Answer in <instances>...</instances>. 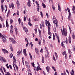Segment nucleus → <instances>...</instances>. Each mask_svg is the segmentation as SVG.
Here are the masks:
<instances>
[{
    "instance_id": "nucleus-1",
    "label": "nucleus",
    "mask_w": 75,
    "mask_h": 75,
    "mask_svg": "<svg viewBox=\"0 0 75 75\" xmlns=\"http://www.w3.org/2000/svg\"><path fill=\"white\" fill-rule=\"evenodd\" d=\"M64 26H63V30L62 29H61V31L62 32V34L63 36H64H64H67V29L65 28H64Z\"/></svg>"
},
{
    "instance_id": "nucleus-2",
    "label": "nucleus",
    "mask_w": 75,
    "mask_h": 75,
    "mask_svg": "<svg viewBox=\"0 0 75 75\" xmlns=\"http://www.w3.org/2000/svg\"><path fill=\"white\" fill-rule=\"evenodd\" d=\"M53 21L54 23H55L56 25H57L58 24V20L55 18V17L53 16Z\"/></svg>"
},
{
    "instance_id": "nucleus-3",
    "label": "nucleus",
    "mask_w": 75,
    "mask_h": 75,
    "mask_svg": "<svg viewBox=\"0 0 75 75\" xmlns=\"http://www.w3.org/2000/svg\"><path fill=\"white\" fill-rule=\"evenodd\" d=\"M0 37L2 38V41H3L4 42H6V38H4V37L2 35H1V33H0Z\"/></svg>"
},
{
    "instance_id": "nucleus-4",
    "label": "nucleus",
    "mask_w": 75,
    "mask_h": 75,
    "mask_svg": "<svg viewBox=\"0 0 75 75\" xmlns=\"http://www.w3.org/2000/svg\"><path fill=\"white\" fill-rule=\"evenodd\" d=\"M38 66L37 68V67H36V68H37L36 69V71H38L39 70H40L41 71L42 70L41 69V68H40V67H39V66H40V64L38 63Z\"/></svg>"
},
{
    "instance_id": "nucleus-5",
    "label": "nucleus",
    "mask_w": 75,
    "mask_h": 75,
    "mask_svg": "<svg viewBox=\"0 0 75 75\" xmlns=\"http://www.w3.org/2000/svg\"><path fill=\"white\" fill-rule=\"evenodd\" d=\"M45 24L47 27H48V25H51L50 24V22H49V21H48L47 20H45Z\"/></svg>"
},
{
    "instance_id": "nucleus-6",
    "label": "nucleus",
    "mask_w": 75,
    "mask_h": 75,
    "mask_svg": "<svg viewBox=\"0 0 75 75\" xmlns=\"http://www.w3.org/2000/svg\"><path fill=\"white\" fill-rule=\"evenodd\" d=\"M11 42L13 43V44H15V43H16V40H14V39L12 38H11Z\"/></svg>"
},
{
    "instance_id": "nucleus-7",
    "label": "nucleus",
    "mask_w": 75,
    "mask_h": 75,
    "mask_svg": "<svg viewBox=\"0 0 75 75\" xmlns=\"http://www.w3.org/2000/svg\"><path fill=\"white\" fill-rule=\"evenodd\" d=\"M55 35H56V37H57V38L58 42L59 43V42H60V41H59V36H58V35H57V33H55Z\"/></svg>"
},
{
    "instance_id": "nucleus-8",
    "label": "nucleus",
    "mask_w": 75,
    "mask_h": 75,
    "mask_svg": "<svg viewBox=\"0 0 75 75\" xmlns=\"http://www.w3.org/2000/svg\"><path fill=\"white\" fill-rule=\"evenodd\" d=\"M69 13V16H68V20H71V12L70 11L69 12H68Z\"/></svg>"
},
{
    "instance_id": "nucleus-9",
    "label": "nucleus",
    "mask_w": 75,
    "mask_h": 75,
    "mask_svg": "<svg viewBox=\"0 0 75 75\" xmlns=\"http://www.w3.org/2000/svg\"><path fill=\"white\" fill-rule=\"evenodd\" d=\"M2 50L4 54H5V53H6V54H8V52L6 50L4 49H2Z\"/></svg>"
},
{
    "instance_id": "nucleus-10",
    "label": "nucleus",
    "mask_w": 75,
    "mask_h": 75,
    "mask_svg": "<svg viewBox=\"0 0 75 75\" xmlns=\"http://www.w3.org/2000/svg\"><path fill=\"white\" fill-rule=\"evenodd\" d=\"M9 7L10 8H11V7H12V8H14V4H11V6L10 5V4H9Z\"/></svg>"
},
{
    "instance_id": "nucleus-11",
    "label": "nucleus",
    "mask_w": 75,
    "mask_h": 75,
    "mask_svg": "<svg viewBox=\"0 0 75 75\" xmlns=\"http://www.w3.org/2000/svg\"><path fill=\"white\" fill-rule=\"evenodd\" d=\"M23 53L25 56H27V52H26V49H23Z\"/></svg>"
},
{
    "instance_id": "nucleus-12",
    "label": "nucleus",
    "mask_w": 75,
    "mask_h": 75,
    "mask_svg": "<svg viewBox=\"0 0 75 75\" xmlns=\"http://www.w3.org/2000/svg\"><path fill=\"white\" fill-rule=\"evenodd\" d=\"M25 64L27 68H30V65L29 64V63H28V62H27V61H25Z\"/></svg>"
},
{
    "instance_id": "nucleus-13",
    "label": "nucleus",
    "mask_w": 75,
    "mask_h": 75,
    "mask_svg": "<svg viewBox=\"0 0 75 75\" xmlns=\"http://www.w3.org/2000/svg\"><path fill=\"white\" fill-rule=\"evenodd\" d=\"M25 64L27 68H30V65L29 64V63H28V62H27V61H25Z\"/></svg>"
},
{
    "instance_id": "nucleus-14",
    "label": "nucleus",
    "mask_w": 75,
    "mask_h": 75,
    "mask_svg": "<svg viewBox=\"0 0 75 75\" xmlns=\"http://www.w3.org/2000/svg\"><path fill=\"white\" fill-rule=\"evenodd\" d=\"M28 7H30L31 6V1L30 0H28Z\"/></svg>"
},
{
    "instance_id": "nucleus-15",
    "label": "nucleus",
    "mask_w": 75,
    "mask_h": 75,
    "mask_svg": "<svg viewBox=\"0 0 75 75\" xmlns=\"http://www.w3.org/2000/svg\"><path fill=\"white\" fill-rule=\"evenodd\" d=\"M42 63H44V57L43 55L42 56Z\"/></svg>"
},
{
    "instance_id": "nucleus-16",
    "label": "nucleus",
    "mask_w": 75,
    "mask_h": 75,
    "mask_svg": "<svg viewBox=\"0 0 75 75\" xmlns=\"http://www.w3.org/2000/svg\"><path fill=\"white\" fill-rule=\"evenodd\" d=\"M46 68L47 71L48 73H49L50 72V70H49L50 69V67H47Z\"/></svg>"
},
{
    "instance_id": "nucleus-17",
    "label": "nucleus",
    "mask_w": 75,
    "mask_h": 75,
    "mask_svg": "<svg viewBox=\"0 0 75 75\" xmlns=\"http://www.w3.org/2000/svg\"><path fill=\"white\" fill-rule=\"evenodd\" d=\"M21 52H22V50H21V51H18L17 52V56L18 57V55H20V54H21Z\"/></svg>"
},
{
    "instance_id": "nucleus-18",
    "label": "nucleus",
    "mask_w": 75,
    "mask_h": 75,
    "mask_svg": "<svg viewBox=\"0 0 75 75\" xmlns=\"http://www.w3.org/2000/svg\"><path fill=\"white\" fill-rule=\"evenodd\" d=\"M35 51L37 54H39V52H38V50L37 48H35Z\"/></svg>"
},
{
    "instance_id": "nucleus-19",
    "label": "nucleus",
    "mask_w": 75,
    "mask_h": 75,
    "mask_svg": "<svg viewBox=\"0 0 75 75\" xmlns=\"http://www.w3.org/2000/svg\"><path fill=\"white\" fill-rule=\"evenodd\" d=\"M23 29L24 30V31H25V32H26V33H27V32H28V29H27V28H26L24 27L23 28Z\"/></svg>"
},
{
    "instance_id": "nucleus-20",
    "label": "nucleus",
    "mask_w": 75,
    "mask_h": 75,
    "mask_svg": "<svg viewBox=\"0 0 75 75\" xmlns=\"http://www.w3.org/2000/svg\"><path fill=\"white\" fill-rule=\"evenodd\" d=\"M45 51H46V52H47V55H49V53H48V49H47V47H45Z\"/></svg>"
},
{
    "instance_id": "nucleus-21",
    "label": "nucleus",
    "mask_w": 75,
    "mask_h": 75,
    "mask_svg": "<svg viewBox=\"0 0 75 75\" xmlns=\"http://www.w3.org/2000/svg\"><path fill=\"white\" fill-rule=\"evenodd\" d=\"M47 26L48 29V32H50V27H51V25H48Z\"/></svg>"
},
{
    "instance_id": "nucleus-22",
    "label": "nucleus",
    "mask_w": 75,
    "mask_h": 75,
    "mask_svg": "<svg viewBox=\"0 0 75 75\" xmlns=\"http://www.w3.org/2000/svg\"><path fill=\"white\" fill-rule=\"evenodd\" d=\"M15 30L16 35H17V34H18V31H17V28H15Z\"/></svg>"
},
{
    "instance_id": "nucleus-23",
    "label": "nucleus",
    "mask_w": 75,
    "mask_h": 75,
    "mask_svg": "<svg viewBox=\"0 0 75 75\" xmlns=\"http://www.w3.org/2000/svg\"><path fill=\"white\" fill-rule=\"evenodd\" d=\"M42 4L44 8H45V7H46V6H45V5L43 3H42Z\"/></svg>"
},
{
    "instance_id": "nucleus-24",
    "label": "nucleus",
    "mask_w": 75,
    "mask_h": 75,
    "mask_svg": "<svg viewBox=\"0 0 75 75\" xmlns=\"http://www.w3.org/2000/svg\"><path fill=\"white\" fill-rule=\"evenodd\" d=\"M13 58L14 61L13 62V64H14V63L15 64H16V59H15V58H14V57H13Z\"/></svg>"
},
{
    "instance_id": "nucleus-25",
    "label": "nucleus",
    "mask_w": 75,
    "mask_h": 75,
    "mask_svg": "<svg viewBox=\"0 0 75 75\" xmlns=\"http://www.w3.org/2000/svg\"><path fill=\"white\" fill-rule=\"evenodd\" d=\"M6 26L8 28V22L7 21H6Z\"/></svg>"
},
{
    "instance_id": "nucleus-26",
    "label": "nucleus",
    "mask_w": 75,
    "mask_h": 75,
    "mask_svg": "<svg viewBox=\"0 0 75 75\" xmlns=\"http://www.w3.org/2000/svg\"><path fill=\"white\" fill-rule=\"evenodd\" d=\"M58 10L59 11H61V7H60V5L59 4L58 5Z\"/></svg>"
},
{
    "instance_id": "nucleus-27",
    "label": "nucleus",
    "mask_w": 75,
    "mask_h": 75,
    "mask_svg": "<svg viewBox=\"0 0 75 75\" xmlns=\"http://www.w3.org/2000/svg\"><path fill=\"white\" fill-rule=\"evenodd\" d=\"M16 4H17V6H19L20 5V3L19 2V1L17 0L16 1Z\"/></svg>"
},
{
    "instance_id": "nucleus-28",
    "label": "nucleus",
    "mask_w": 75,
    "mask_h": 75,
    "mask_svg": "<svg viewBox=\"0 0 75 75\" xmlns=\"http://www.w3.org/2000/svg\"><path fill=\"white\" fill-rule=\"evenodd\" d=\"M29 55H30V58L31 59H33V57H32V56L31 55V53H29Z\"/></svg>"
},
{
    "instance_id": "nucleus-29",
    "label": "nucleus",
    "mask_w": 75,
    "mask_h": 75,
    "mask_svg": "<svg viewBox=\"0 0 75 75\" xmlns=\"http://www.w3.org/2000/svg\"><path fill=\"white\" fill-rule=\"evenodd\" d=\"M39 35L40 37H41V30H39Z\"/></svg>"
},
{
    "instance_id": "nucleus-30",
    "label": "nucleus",
    "mask_w": 75,
    "mask_h": 75,
    "mask_svg": "<svg viewBox=\"0 0 75 75\" xmlns=\"http://www.w3.org/2000/svg\"><path fill=\"white\" fill-rule=\"evenodd\" d=\"M1 8L2 9V12H3V10H4V7H3V5H2L1 6Z\"/></svg>"
},
{
    "instance_id": "nucleus-31",
    "label": "nucleus",
    "mask_w": 75,
    "mask_h": 75,
    "mask_svg": "<svg viewBox=\"0 0 75 75\" xmlns=\"http://www.w3.org/2000/svg\"><path fill=\"white\" fill-rule=\"evenodd\" d=\"M10 33L11 34H13V29H11Z\"/></svg>"
},
{
    "instance_id": "nucleus-32",
    "label": "nucleus",
    "mask_w": 75,
    "mask_h": 75,
    "mask_svg": "<svg viewBox=\"0 0 75 75\" xmlns=\"http://www.w3.org/2000/svg\"><path fill=\"white\" fill-rule=\"evenodd\" d=\"M42 24L43 27H45V26L44 25V21H42Z\"/></svg>"
},
{
    "instance_id": "nucleus-33",
    "label": "nucleus",
    "mask_w": 75,
    "mask_h": 75,
    "mask_svg": "<svg viewBox=\"0 0 75 75\" xmlns=\"http://www.w3.org/2000/svg\"><path fill=\"white\" fill-rule=\"evenodd\" d=\"M40 18H35L34 19V21H38L39 20Z\"/></svg>"
},
{
    "instance_id": "nucleus-34",
    "label": "nucleus",
    "mask_w": 75,
    "mask_h": 75,
    "mask_svg": "<svg viewBox=\"0 0 75 75\" xmlns=\"http://www.w3.org/2000/svg\"><path fill=\"white\" fill-rule=\"evenodd\" d=\"M45 58H49V56H48V53H47V55L46 54L45 55Z\"/></svg>"
},
{
    "instance_id": "nucleus-35",
    "label": "nucleus",
    "mask_w": 75,
    "mask_h": 75,
    "mask_svg": "<svg viewBox=\"0 0 75 75\" xmlns=\"http://www.w3.org/2000/svg\"><path fill=\"white\" fill-rule=\"evenodd\" d=\"M72 37L73 39H75V35H74V33H73V34L72 35Z\"/></svg>"
},
{
    "instance_id": "nucleus-36",
    "label": "nucleus",
    "mask_w": 75,
    "mask_h": 75,
    "mask_svg": "<svg viewBox=\"0 0 75 75\" xmlns=\"http://www.w3.org/2000/svg\"><path fill=\"white\" fill-rule=\"evenodd\" d=\"M40 13L41 17H42V18H43V14H42V11H41L40 12Z\"/></svg>"
},
{
    "instance_id": "nucleus-37",
    "label": "nucleus",
    "mask_w": 75,
    "mask_h": 75,
    "mask_svg": "<svg viewBox=\"0 0 75 75\" xmlns=\"http://www.w3.org/2000/svg\"><path fill=\"white\" fill-rule=\"evenodd\" d=\"M52 8H53V11H54L55 10V6H54V5H53L52 6Z\"/></svg>"
},
{
    "instance_id": "nucleus-38",
    "label": "nucleus",
    "mask_w": 75,
    "mask_h": 75,
    "mask_svg": "<svg viewBox=\"0 0 75 75\" xmlns=\"http://www.w3.org/2000/svg\"><path fill=\"white\" fill-rule=\"evenodd\" d=\"M54 54L56 57V58H58V55L57 54V52H55Z\"/></svg>"
},
{
    "instance_id": "nucleus-39",
    "label": "nucleus",
    "mask_w": 75,
    "mask_h": 75,
    "mask_svg": "<svg viewBox=\"0 0 75 75\" xmlns=\"http://www.w3.org/2000/svg\"><path fill=\"white\" fill-rule=\"evenodd\" d=\"M18 21L19 22V24H20L21 23V19H20V18H19L18 19Z\"/></svg>"
},
{
    "instance_id": "nucleus-40",
    "label": "nucleus",
    "mask_w": 75,
    "mask_h": 75,
    "mask_svg": "<svg viewBox=\"0 0 75 75\" xmlns=\"http://www.w3.org/2000/svg\"><path fill=\"white\" fill-rule=\"evenodd\" d=\"M27 44H26V47H27L28 46V44L29 43H28V40H27Z\"/></svg>"
},
{
    "instance_id": "nucleus-41",
    "label": "nucleus",
    "mask_w": 75,
    "mask_h": 75,
    "mask_svg": "<svg viewBox=\"0 0 75 75\" xmlns=\"http://www.w3.org/2000/svg\"><path fill=\"white\" fill-rule=\"evenodd\" d=\"M10 48L11 51H13V47H12V46H11V45H10Z\"/></svg>"
},
{
    "instance_id": "nucleus-42",
    "label": "nucleus",
    "mask_w": 75,
    "mask_h": 75,
    "mask_svg": "<svg viewBox=\"0 0 75 75\" xmlns=\"http://www.w3.org/2000/svg\"><path fill=\"white\" fill-rule=\"evenodd\" d=\"M2 60L3 62H6V59L4 58H3Z\"/></svg>"
},
{
    "instance_id": "nucleus-43",
    "label": "nucleus",
    "mask_w": 75,
    "mask_h": 75,
    "mask_svg": "<svg viewBox=\"0 0 75 75\" xmlns=\"http://www.w3.org/2000/svg\"><path fill=\"white\" fill-rule=\"evenodd\" d=\"M5 75H11V74L9 72H6V74Z\"/></svg>"
},
{
    "instance_id": "nucleus-44",
    "label": "nucleus",
    "mask_w": 75,
    "mask_h": 75,
    "mask_svg": "<svg viewBox=\"0 0 75 75\" xmlns=\"http://www.w3.org/2000/svg\"><path fill=\"white\" fill-rule=\"evenodd\" d=\"M39 45H41V40H40L39 41Z\"/></svg>"
},
{
    "instance_id": "nucleus-45",
    "label": "nucleus",
    "mask_w": 75,
    "mask_h": 75,
    "mask_svg": "<svg viewBox=\"0 0 75 75\" xmlns=\"http://www.w3.org/2000/svg\"><path fill=\"white\" fill-rule=\"evenodd\" d=\"M13 22V21L12 19H11L10 20V24H11V23H12Z\"/></svg>"
},
{
    "instance_id": "nucleus-46",
    "label": "nucleus",
    "mask_w": 75,
    "mask_h": 75,
    "mask_svg": "<svg viewBox=\"0 0 75 75\" xmlns=\"http://www.w3.org/2000/svg\"><path fill=\"white\" fill-rule=\"evenodd\" d=\"M53 30L54 32H56V31H57V28H53Z\"/></svg>"
},
{
    "instance_id": "nucleus-47",
    "label": "nucleus",
    "mask_w": 75,
    "mask_h": 75,
    "mask_svg": "<svg viewBox=\"0 0 75 75\" xmlns=\"http://www.w3.org/2000/svg\"><path fill=\"white\" fill-rule=\"evenodd\" d=\"M28 74L30 75H32V74H31V71H28Z\"/></svg>"
},
{
    "instance_id": "nucleus-48",
    "label": "nucleus",
    "mask_w": 75,
    "mask_h": 75,
    "mask_svg": "<svg viewBox=\"0 0 75 75\" xmlns=\"http://www.w3.org/2000/svg\"><path fill=\"white\" fill-rule=\"evenodd\" d=\"M28 24L30 26H32L33 25V24H32L30 22H28Z\"/></svg>"
},
{
    "instance_id": "nucleus-49",
    "label": "nucleus",
    "mask_w": 75,
    "mask_h": 75,
    "mask_svg": "<svg viewBox=\"0 0 75 75\" xmlns=\"http://www.w3.org/2000/svg\"><path fill=\"white\" fill-rule=\"evenodd\" d=\"M0 18L1 21H3V17L1 16H0Z\"/></svg>"
},
{
    "instance_id": "nucleus-50",
    "label": "nucleus",
    "mask_w": 75,
    "mask_h": 75,
    "mask_svg": "<svg viewBox=\"0 0 75 75\" xmlns=\"http://www.w3.org/2000/svg\"><path fill=\"white\" fill-rule=\"evenodd\" d=\"M24 21H25V20H26V17H25V16H24Z\"/></svg>"
},
{
    "instance_id": "nucleus-51",
    "label": "nucleus",
    "mask_w": 75,
    "mask_h": 75,
    "mask_svg": "<svg viewBox=\"0 0 75 75\" xmlns=\"http://www.w3.org/2000/svg\"><path fill=\"white\" fill-rule=\"evenodd\" d=\"M5 7H6V10L5 11V13L6 12V11H7V6H6V5H5Z\"/></svg>"
},
{
    "instance_id": "nucleus-52",
    "label": "nucleus",
    "mask_w": 75,
    "mask_h": 75,
    "mask_svg": "<svg viewBox=\"0 0 75 75\" xmlns=\"http://www.w3.org/2000/svg\"><path fill=\"white\" fill-rule=\"evenodd\" d=\"M53 59L55 61H56V60L55 59V57H54V56H53Z\"/></svg>"
},
{
    "instance_id": "nucleus-53",
    "label": "nucleus",
    "mask_w": 75,
    "mask_h": 75,
    "mask_svg": "<svg viewBox=\"0 0 75 75\" xmlns=\"http://www.w3.org/2000/svg\"><path fill=\"white\" fill-rule=\"evenodd\" d=\"M71 37L69 38V43H71Z\"/></svg>"
},
{
    "instance_id": "nucleus-54",
    "label": "nucleus",
    "mask_w": 75,
    "mask_h": 75,
    "mask_svg": "<svg viewBox=\"0 0 75 75\" xmlns=\"http://www.w3.org/2000/svg\"><path fill=\"white\" fill-rule=\"evenodd\" d=\"M9 13H10V11H9L8 12V13H7V17H8V16H9V15H8V14H9Z\"/></svg>"
},
{
    "instance_id": "nucleus-55",
    "label": "nucleus",
    "mask_w": 75,
    "mask_h": 75,
    "mask_svg": "<svg viewBox=\"0 0 75 75\" xmlns=\"http://www.w3.org/2000/svg\"><path fill=\"white\" fill-rule=\"evenodd\" d=\"M68 51L69 54H71V50H70V49L68 50Z\"/></svg>"
},
{
    "instance_id": "nucleus-56",
    "label": "nucleus",
    "mask_w": 75,
    "mask_h": 75,
    "mask_svg": "<svg viewBox=\"0 0 75 75\" xmlns=\"http://www.w3.org/2000/svg\"><path fill=\"white\" fill-rule=\"evenodd\" d=\"M62 46L63 47H64V43L62 42Z\"/></svg>"
},
{
    "instance_id": "nucleus-57",
    "label": "nucleus",
    "mask_w": 75,
    "mask_h": 75,
    "mask_svg": "<svg viewBox=\"0 0 75 75\" xmlns=\"http://www.w3.org/2000/svg\"><path fill=\"white\" fill-rule=\"evenodd\" d=\"M35 31V34H36L37 33V28H35L34 29Z\"/></svg>"
},
{
    "instance_id": "nucleus-58",
    "label": "nucleus",
    "mask_w": 75,
    "mask_h": 75,
    "mask_svg": "<svg viewBox=\"0 0 75 75\" xmlns=\"http://www.w3.org/2000/svg\"><path fill=\"white\" fill-rule=\"evenodd\" d=\"M52 68L53 69H54V71H56V70L55 69V67L53 66L52 67Z\"/></svg>"
},
{
    "instance_id": "nucleus-59",
    "label": "nucleus",
    "mask_w": 75,
    "mask_h": 75,
    "mask_svg": "<svg viewBox=\"0 0 75 75\" xmlns=\"http://www.w3.org/2000/svg\"><path fill=\"white\" fill-rule=\"evenodd\" d=\"M12 57H13V54L11 53L10 55V58H12Z\"/></svg>"
},
{
    "instance_id": "nucleus-60",
    "label": "nucleus",
    "mask_w": 75,
    "mask_h": 75,
    "mask_svg": "<svg viewBox=\"0 0 75 75\" xmlns=\"http://www.w3.org/2000/svg\"><path fill=\"white\" fill-rule=\"evenodd\" d=\"M31 64L32 65V66L33 67H34V63H31Z\"/></svg>"
},
{
    "instance_id": "nucleus-61",
    "label": "nucleus",
    "mask_w": 75,
    "mask_h": 75,
    "mask_svg": "<svg viewBox=\"0 0 75 75\" xmlns=\"http://www.w3.org/2000/svg\"><path fill=\"white\" fill-rule=\"evenodd\" d=\"M45 40L44 39L43 40V45H45Z\"/></svg>"
},
{
    "instance_id": "nucleus-62",
    "label": "nucleus",
    "mask_w": 75,
    "mask_h": 75,
    "mask_svg": "<svg viewBox=\"0 0 75 75\" xmlns=\"http://www.w3.org/2000/svg\"><path fill=\"white\" fill-rule=\"evenodd\" d=\"M5 1V0H1V3H4Z\"/></svg>"
},
{
    "instance_id": "nucleus-63",
    "label": "nucleus",
    "mask_w": 75,
    "mask_h": 75,
    "mask_svg": "<svg viewBox=\"0 0 75 75\" xmlns=\"http://www.w3.org/2000/svg\"><path fill=\"white\" fill-rule=\"evenodd\" d=\"M9 68H10V69H12V67L11 66V65H9Z\"/></svg>"
},
{
    "instance_id": "nucleus-64",
    "label": "nucleus",
    "mask_w": 75,
    "mask_h": 75,
    "mask_svg": "<svg viewBox=\"0 0 75 75\" xmlns=\"http://www.w3.org/2000/svg\"><path fill=\"white\" fill-rule=\"evenodd\" d=\"M75 10V7H73V8H72V10H73V11H74Z\"/></svg>"
}]
</instances>
